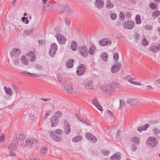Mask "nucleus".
<instances>
[{
  "instance_id": "42",
  "label": "nucleus",
  "mask_w": 160,
  "mask_h": 160,
  "mask_svg": "<svg viewBox=\"0 0 160 160\" xmlns=\"http://www.w3.org/2000/svg\"><path fill=\"white\" fill-rule=\"evenodd\" d=\"M106 41H105V43H104V44H103L102 45L106 46L108 45H110L112 43V41L110 40L108 38H106Z\"/></svg>"
},
{
  "instance_id": "39",
  "label": "nucleus",
  "mask_w": 160,
  "mask_h": 160,
  "mask_svg": "<svg viewBox=\"0 0 160 160\" xmlns=\"http://www.w3.org/2000/svg\"><path fill=\"white\" fill-rule=\"evenodd\" d=\"M26 59V57L25 56H22L21 58L22 62L25 65H27L28 64V62Z\"/></svg>"
},
{
  "instance_id": "7",
  "label": "nucleus",
  "mask_w": 160,
  "mask_h": 160,
  "mask_svg": "<svg viewBox=\"0 0 160 160\" xmlns=\"http://www.w3.org/2000/svg\"><path fill=\"white\" fill-rule=\"evenodd\" d=\"M57 49L58 46L56 43L52 44L50 47V50L49 52V54L52 57H54Z\"/></svg>"
},
{
  "instance_id": "30",
  "label": "nucleus",
  "mask_w": 160,
  "mask_h": 160,
  "mask_svg": "<svg viewBox=\"0 0 160 160\" xmlns=\"http://www.w3.org/2000/svg\"><path fill=\"white\" fill-rule=\"evenodd\" d=\"M71 48L72 51H76L77 48V44L76 41H73L72 42L71 44Z\"/></svg>"
},
{
  "instance_id": "33",
  "label": "nucleus",
  "mask_w": 160,
  "mask_h": 160,
  "mask_svg": "<svg viewBox=\"0 0 160 160\" xmlns=\"http://www.w3.org/2000/svg\"><path fill=\"white\" fill-rule=\"evenodd\" d=\"M101 58L102 60L106 61L108 58V54L105 52L102 53L101 54Z\"/></svg>"
},
{
  "instance_id": "46",
  "label": "nucleus",
  "mask_w": 160,
  "mask_h": 160,
  "mask_svg": "<svg viewBox=\"0 0 160 160\" xmlns=\"http://www.w3.org/2000/svg\"><path fill=\"white\" fill-rule=\"evenodd\" d=\"M109 151L106 149H103L102 151V152L103 155L105 156H107L109 153Z\"/></svg>"
},
{
  "instance_id": "6",
  "label": "nucleus",
  "mask_w": 160,
  "mask_h": 160,
  "mask_svg": "<svg viewBox=\"0 0 160 160\" xmlns=\"http://www.w3.org/2000/svg\"><path fill=\"white\" fill-rule=\"evenodd\" d=\"M78 50L83 57L86 58L88 57V48L86 46H83L82 47H79L78 48Z\"/></svg>"
},
{
  "instance_id": "41",
  "label": "nucleus",
  "mask_w": 160,
  "mask_h": 160,
  "mask_svg": "<svg viewBox=\"0 0 160 160\" xmlns=\"http://www.w3.org/2000/svg\"><path fill=\"white\" fill-rule=\"evenodd\" d=\"M149 44L148 41L147 40L146 38H144L142 41V44L144 46H146Z\"/></svg>"
},
{
  "instance_id": "34",
  "label": "nucleus",
  "mask_w": 160,
  "mask_h": 160,
  "mask_svg": "<svg viewBox=\"0 0 160 160\" xmlns=\"http://www.w3.org/2000/svg\"><path fill=\"white\" fill-rule=\"evenodd\" d=\"M132 141L137 145L140 144L139 139L138 137H134L132 138Z\"/></svg>"
},
{
  "instance_id": "24",
  "label": "nucleus",
  "mask_w": 160,
  "mask_h": 160,
  "mask_svg": "<svg viewBox=\"0 0 160 160\" xmlns=\"http://www.w3.org/2000/svg\"><path fill=\"white\" fill-rule=\"evenodd\" d=\"M4 89L7 94L9 95L10 96L12 95L13 93L11 88H7L5 86L4 87Z\"/></svg>"
},
{
  "instance_id": "26",
  "label": "nucleus",
  "mask_w": 160,
  "mask_h": 160,
  "mask_svg": "<svg viewBox=\"0 0 160 160\" xmlns=\"http://www.w3.org/2000/svg\"><path fill=\"white\" fill-rule=\"evenodd\" d=\"M33 28H32L29 29H25L23 35H28L31 34L32 33Z\"/></svg>"
},
{
  "instance_id": "35",
  "label": "nucleus",
  "mask_w": 160,
  "mask_h": 160,
  "mask_svg": "<svg viewBox=\"0 0 160 160\" xmlns=\"http://www.w3.org/2000/svg\"><path fill=\"white\" fill-rule=\"evenodd\" d=\"M82 137L80 135H79L76 136L74 138H72V141L73 142H78L80 140H82Z\"/></svg>"
},
{
  "instance_id": "2",
  "label": "nucleus",
  "mask_w": 160,
  "mask_h": 160,
  "mask_svg": "<svg viewBox=\"0 0 160 160\" xmlns=\"http://www.w3.org/2000/svg\"><path fill=\"white\" fill-rule=\"evenodd\" d=\"M86 68L85 65L83 64H80L77 67L76 73L78 76L82 75L86 72Z\"/></svg>"
},
{
  "instance_id": "4",
  "label": "nucleus",
  "mask_w": 160,
  "mask_h": 160,
  "mask_svg": "<svg viewBox=\"0 0 160 160\" xmlns=\"http://www.w3.org/2000/svg\"><path fill=\"white\" fill-rule=\"evenodd\" d=\"M135 25V23L132 20H126L123 24V27L125 29H131Z\"/></svg>"
},
{
  "instance_id": "18",
  "label": "nucleus",
  "mask_w": 160,
  "mask_h": 160,
  "mask_svg": "<svg viewBox=\"0 0 160 160\" xmlns=\"http://www.w3.org/2000/svg\"><path fill=\"white\" fill-rule=\"evenodd\" d=\"M43 8H45V10L48 12H50L53 8V5L52 4H47L43 6Z\"/></svg>"
},
{
  "instance_id": "11",
  "label": "nucleus",
  "mask_w": 160,
  "mask_h": 160,
  "mask_svg": "<svg viewBox=\"0 0 160 160\" xmlns=\"http://www.w3.org/2000/svg\"><path fill=\"white\" fill-rule=\"evenodd\" d=\"M50 122L51 123V126L52 127H55L58 124L59 120L57 117L53 116L51 118Z\"/></svg>"
},
{
  "instance_id": "13",
  "label": "nucleus",
  "mask_w": 160,
  "mask_h": 160,
  "mask_svg": "<svg viewBox=\"0 0 160 160\" xmlns=\"http://www.w3.org/2000/svg\"><path fill=\"white\" fill-rule=\"evenodd\" d=\"M121 67V65L120 63L119 64L113 65L111 68V71L112 73H115L118 72Z\"/></svg>"
},
{
  "instance_id": "28",
  "label": "nucleus",
  "mask_w": 160,
  "mask_h": 160,
  "mask_svg": "<svg viewBox=\"0 0 160 160\" xmlns=\"http://www.w3.org/2000/svg\"><path fill=\"white\" fill-rule=\"evenodd\" d=\"M121 157L120 155L117 154H115L111 156L110 159L111 160H114L115 159L116 160H120L121 159Z\"/></svg>"
},
{
  "instance_id": "64",
  "label": "nucleus",
  "mask_w": 160,
  "mask_h": 160,
  "mask_svg": "<svg viewBox=\"0 0 160 160\" xmlns=\"http://www.w3.org/2000/svg\"><path fill=\"white\" fill-rule=\"evenodd\" d=\"M154 83L156 86H158L160 85V78L157 80H156Z\"/></svg>"
},
{
  "instance_id": "45",
  "label": "nucleus",
  "mask_w": 160,
  "mask_h": 160,
  "mask_svg": "<svg viewBox=\"0 0 160 160\" xmlns=\"http://www.w3.org/2000/svg\"><path fill=\"white\" fill-rule=\"evenodd\" d=\"M105 40H106V38L101 39L99 42V44L101 46H104L102 45L104 44V43H105Z\"/></svg>"
},
{
  "instance_id": "23",
  "label": "nucleus",
  "mask_w": 160,
  "mask_h": 160,
  "mask_svg": "<svg viewBox=\"0 0 160 160\" xmlns=\"http://www.w3.org/2000/svg\"><path fill=\"white\" fill-rule=\"evenodd\" d=\"M74 60L71 59H69L66 62V66L68 68H71L73 66V62Z\"/></svg>"
},
{
  "instance_id": "31",
  "label": "nucleus",
  "mask_w": 160,
  "mask_h": 160,
  "mask_svg": "<svg viewBox=\"0 0 160 160\" xmlns=\"http://www.w3.org/2000/svg\"><path fill=\"white\" fill-rule=\"evenodd\" d=\"M160 16V11L159 10H156L152 12V16L154 19L157 18Z\"/></svg>"
},
{
  "instance_id": "54",
  "label": "nucleus",
  "mask_w": 160,
  "mask_h": 160,
  "mask_svg": "<svg viewBox=\"0 0 160 160\" xmlns=\"http://www.w3.org/2000/svg\"><path fill=\"white\" fill-rule=\"evenodd\" d=\"M19 140L22 141H23L25 139V136L22 134L19 135L18 137Z\"/></svg>"
},
{
  "instance_id": "3",
  "label": "nucleus",
  "mask_w": 160,
  "mask_h": 160,
  "mask_svg": "<svg viewBox=\"0 0 160 160\" xmlns=\"http://www.w3.org/2000/svg\"><path fill=\"white\" fill-rule=\"evenodd\" d=\"M99 88L102 91L108 94L114 92V89L112 88L111 85L108 84L106 86H101Z\"/></svg>"
},
{
  "instance_id": "44",
  "label": "nucleus",
  "mask_w": 160,
  "mask_h": 160,
  "mask_svg": "<svg viewBox=\"0 0 160 160\" xmlns=\"http://www.w3.org/2000/svg\"><path fill=\"white\" fill-rule=\"evenodd\" d=\"M56 116H55L57 117V118H60L62 115V112L60 111H58L56 113H55Z\"/></svg>"
},
{
  "instance_id": "29",
  "label": "nucleus",
  "mask_w": 160,
  "mask_h": 160,
  "mask_svg": "<svg viewBox=\"0 0 160 160\" xmlns=\"http://www.w3.org/2000/svg\"><path fill=\"white\" fill-rule=\"evenodd\" d=\"M96 49V48L95 45H92L89 49L88 52L91 55H92L94 52L95 50Z\"/></svg>"
},
{
  "instance_id": "20",
  "label": "nucleus",
  "mask_w": 160,
  "mask_h": 160,
  "mask_svg": "<svg viewBox=\"0 0 160 160\" xmlns=\"http://www.w3.org/2000/svg\"><path fill=\"white\" fill-rule=\"evenodd\" d=\"M126 102L127 103L132 105L136 104L138 102V101L137 100L131 98H128Z\"/></svg>"
},
{
  "instance_id": "47",
  "label": "nucleus",
  "mask_w": 160,
  "mask_h": 160,
  "mask_svg": "<svg viewBox=\"0 0 160 160\" xmlns=\"http://www.w3.org/2000/svg\"><path fill=\"white\" fill-rule=\"evenodd\" d=\"M65 11L68 13H69L71 12V8L69 6H66L65 8Z\"/></svg>"
},
{
  "instance_id": "40",
  "label": "nucleus",
  "mask_w": 160,
  "mask_h": 160,
  "mask_svg": "<svg viewBox=\"0 0 160 160\" xmlns=\"http://www.w3.org/2000/svg\"><path fill=\"white\" fill-rule=\"evenodd\" d=\"M55 133L57 134L59 136H61V135L62 133V130L60 129H57L55 131V132H54Z\"/></svg>"
},
{
  "instance_id": "27",
  "label": "nucleus",
  "mask_w": 160,
  "mask_h": 160,
  "mask_svg": "<svg viewBox=\"0 0 160 160\" xmlns=\"http://www.w3.org/2000/svg\"><path fill=\"white\" fill-rule=\"evenodd\" d=\"M149 50L152 51L153 53L156 52L158 51L157 46L151 45L149 48Z\"/></svg>"
},
{
  "instance_id": "15",
  "label": "nucleus",
  "mask_w": 160,
  "mask_h": 160,
  "mask_svg": "<svg viewBox=\"0 0 160 160\" xmlns=\"http://www.w3.org/2000/svg\"><path fill=\"white\" fill-rule=\"evenodd\" d=\"M65 88L67 92L71 93L72 91V84L70 82H67L65 85Z\"/></svg>"
},
{
  "instance_id": "62",
  "label": "nucleus",
  "mask_w": 160,
  "mask_h": 160,
  "mask_svg": "<svg viewBox=\"0 0 160 160\" xmlns=\"http://www.w3.org/2000/svg\"><path fill=\"white\" fill-rule=\"evenodd\" d=\"M152 26L149 25H146L145 26V28L147 30H150L152 28Z\"/></svg>"
},
{
  "instance_id": "5",
  "label": "nucleus",
  "mask_w": 160,
  "mask_h": 160,
  "mask_svg": "<svg viewBox=\"0 0 160 160\" xmlns=\"http://www.w3.org/2000/svg\"><path fill=\"white\" fill-rule=\"evenodd\" d=\"M55 37L60 44H64L67 41V38L62 36V35L60 34H57L55 35Z\"/></svg>"
},
{
  "instance_id": "48",
  "label": "nucleus",
  "mask_w": 160,
  "mask_h": 160,
  "mask_svg": "<svg viewBox=\"0 0 160 160\" xmlns=\"http://www.w3.org/2000/svg\"><path fill=\"white\" fill-rule=\"evenodd\" d=\"M113 59L116 61L118 60L119 58V55L118 53L115 52L113 56Z\"/></svg>"
},
{
  "instance_id": "16",
  "label": "nucleus",
  "mask_w": 160,
  "mask_h": 160,
  "mask_svg": "<svg viewBox=\"0 0 160 160\" xmlns=\"http://www.w3.org/2000/svg\"><path fill=\"white\" fill-rule=\"evenodd\" d=\"M84 85L86 88L90 89L92 88L93 84L92 81L89 80L85 82Z\"/></svg>"
},
{
  "instance_id": "61",
  "label": "nucleus",
  "mask_w": 160,
  "mask_h": 160,
  "mask_svg": "<svg viewBox=\"0 0 160 160\" xmlns=\"http://www.w3.org/2000/svg\"><path fill=\"white\" fill-rule=\"evenodd\" d=\"M65 22L67 25L69 26L70 23V20L66 18H65Z\"/></svg>"
},
{
  "instance_id": "38",
  "label": "nucleus",
  "mask_w": 160,
  "mask_h": 160,
  "mask_svg": "<svg viewBox=\"0 0 160 160\" xmlns=\"http://www.w3.org/2000/svg\"><path fill=\"white\" fill-rule=\"evenodd\" d=\"M106 6L108 8H111L113 7V3L110 0L107 1Z\"/></svg>"
},
{
  "instance_id": "56",
  "label": "nucleus",
  "mask_w": 160,
  "mask_h": 160,
  "mask_svg": "<svg viewBox=\"0 0 160 160\" xmlns=\"http://www.w3.org/2000/svg\"><path fill=\"white\" fill-rule=\"evenodd\" d=\"M26 19V20L25 21V23L26 24H28L29 22V21L28 20V18L27 17H22V18L21 20L23 22L24 21V20Z\"/></svg>"
},
{
  "instance_id": "1",
  "label": "nucleus",
  "mask_w": 160,
  "mask_h": 160,
  "mask_svg": "<svg viewBox=\"0 0 160 160\" xmlns=\"http://www.w3.org/2000/svg\"><path fill=\"white\" fill-rule=\"evenodd\" d=\"M158 142L156 138L153 137H150L146 141V144L152 148L155 147L157 146Z\"/></svg>"
},
{
  "instance_id": "19",
  "label": "nucleus",
  "mask_w": 160,
  "mask_h": 160,
  "mask_svg": "<svg viewBox=\"0 0 160 160\" xmlns=\"http://www.w3.org/2000/svg\"><path fill=\"white\" fill-rule=\"evenodd\" d=\"M150 125L149 123H146L145 125H143L141 127H138L137 130L139 132H141L142 131H146L147 129L149 127Z\"/></svg>"
},
{
  "instance_id": "12",
  "label": "nucleus",
  "mask_w": 160,
  "mask_h": 160,
  "mask_svg": "<svg viewBox=\"0 0 160 160\" xmlns=\"http://www.w3.org/2000/svg\"><path fill=\"white\" fill-rule=\"evenodd\" d=\"M21 53L20 50L19 49L14 48L11 51L10 54L12 57H17Z\"/></svg>"
},
{
  "instance_id": "59",
  "label": "nucleus",
  "mask_w": 160,
  "mask_h": 160,
  "mask_svg": "<svg viewBox=\"0 0 160 160\" xmlns=\"http://www.w3.org/2000/svg\"><path fill=\"white\" fill-rule=\"evenodd\" d=\"M95 106L100 111H102L103 110V109L101 107V106L98 103L96 105V106Z\"/></svg>"
},
{
  "instance_id": "32",
  "label": "nucleus",
  "mask_w": 160,
  "mask_h": 160,
  "mask_svg": "<svg viewBox=\"0 0 160 160\" xmlns=\"http://www.w3.org/2000/svg\"><path fill=\"white\" fill-rule=\"evenodd\" d=\"M149 7L152 10H154L158 9V5L155 3L152 2L149 4Z\"/></svg>"
},
{
  "instance_id": "49",
  "label": "nucleus",
  "mask_w": 160,
  "mask_h": 160,
  "mask_svg": "<svg viewBox=\"0 0 160 160\" xmlns=\"http://www.w3.org/2000/svg\"><path fill=\"white\" fill-rule=\"evenodd\" d=\"M119 18L121 20L124 19L125 16L123 12H121L120 13Z\"/></svg>"
},
{
  "instance_id": "43",
  "label": "nucleus",
  "mask_w": 160,
  "mask_h": 160,
  "mask_svg": "<svg viewBox=\"0 0 160 160\" xmlns=\"http://www.w3.org/2000/svg\"><path fill=\"white\" fill-rule=\"evenodd\" d=\"M140 35L138 33H136L134 35V39L136 42H137L140 39Z\"/></svg>"
},
{
  "instance_id": "55",
  "label": "nucleus",
  "mask_w": 160,
  "mask_h": 160,
  "mask_svg": "<svg viewBox=\"0 0 160 160\" xmlns=\"http://www.w3.org/2000/svg\"><path fill=\"white\" fill-rule=\"evenodd\" d=\"M110 17L112 20H115L117 18L116 15L114 13H111L110 15Z\"/></svg>"
},
{
  "instance_id": "25",
  "label": "nucleus",
  "mask_w": 160,
  "mask_h": 160,
  "mask_svg": "<svg viewBox=\"0 0 160 160\" xmlns=\"http://www.w3.org/2000/svg\"><path fill=\"white\" fill-rule=\"evenodd\" d=\"M12 88L13 89L14 92H15L16 98L18 95H20L21 91L16 86L13 85L12 86Z\"/></svg>"
},
{
  "instance_id": "63",
  "label": "nucleus",
  "mask_w": 160,
  "mask_h": 160,
  "mask_svg": "<svg viewBox=\"0 0 160 160\" xmlns=\"http://www.w3.org/2000/svg\"><path fill=\"white\" fill-rule=\"evenodd\" d=\"M137 149V147L136 145L135 144H133L132 146V151H135Z\"/></svg>"
},
{
  "instance_id": "57",
  "label": "nucleus",
  "mask_w": 160,
  "mask_h": 160,
  "mask_svg": "<svg viewBox=\"0 0 160 160\" xmlns=\"http://www.w3.org/2000/svg\"><path fill=\"white\" fill-rule=\"evenodd\" d=\"M57 78L58 79L59 82H61L62 81V78L60 74L58 73L57 74Z\"/></svg>"
},
{
  "instance_id": "17",
  "label": "nucleus",
  "mask_w": 160,
  "mask_h": 160,
  "mask_svg": "<svg viewBox=\"0 0 160 160\" xmlns=\"http://www.w3.org/2000/svg\"><path fill=\"white\" fill-rule=\"evenodd\" d=\"M21 73L23 75L25 76H28V75L29 76L32 77H38L40 76V75L38 74H36L34 73H30L25 71H23L21 72Z\"/></svg>"
},
{
  "instance_id": "53",
  "label": "nucleus",
  "mask_w": 160,
  "mask_h": 160,
  "mask_svg": "<svg viewBox=\"0 0 160 160\" xmlns=\"http://www.w3.org/2000/svg\"><path fill=\"white\" fill-rule=\"evenodd\" d=\"M92 103L95 106L98 104V99L96 98H94L92 100Z\"/></svg>"
},
{
  "instance_id": "22",
  "label": "nucleus",
  "mask_w": 160,
  "mask_h": 160,
  "mask_svg": "<svg viewBox=\"0 0 160 160\" xmlns=\"http://www.w3.org/2000/svg\"><path fill=\"white\" fill-rule=\"evenodd\" d=\"M112 88L114 89V92L115 91V88H120L121 87L120 83L118 82H114L111 84Z\"/></svg>"
},
{
  "instance_id": "60",
  "label": "nucleus",
  "mask_w": 160,
  "mask_h": 160,
  "mask_svg": "<svg viewBox=\"0 0 160 160\" xmlns=\"http://www.w3.org/2000/svg\"><path fill=\"white\" fill-rule=\"evenodd\" d=\"M14 63L15 65H17L19 63V60L18 58L16 57L14 60Z\"/></svg>"
},
{
  "instance_id": "50",
  "label": "nucleus",
  "mask_w": 160,
  "mask_h": 160,
  "mask_svg": "<svg viewBox=\"0 0 160 160\" xmlns=\"http://www.w3.org/2000/svg\"><path fill=\"white\" fill-rule=\"evenodd\" d=\"M159 121L158 120H152L149 122L151 124L153 125H155V124H157L158 123H159Z\"/></svg>"
},
{
  "instance_id": "52",
  "label": "nucleus",
  "mask_w": 160,
  "mask_h": 160,
  "mask_svg": "<svg viewBox=\"0 0 160 160\" xmlns=\"http://www.w3.org/2000/svg\"><path fill=\"white\" fill-rule=\"evenodd\" d=\"M35 68L38 70H41L43 69V67L41 65L37 64L36 65Z\"/></svg>"
},
{
  "instance_id": "14",
  "label": "nucleus",
  "mask_w": 160,
  "mask_h": 160,
  "mask_svg": "<svg viewBox=\"0 0 160 160\" xmlns=\"http://www.w3.org/2000/svg\"><path fill=\"white\" fill-rule=\"evenodd\" d=\"M96 7L98 9H101L103 7L104 2L102 0H96Z\"/></svg>"
},
{
  "instance_id": "8",
  "label": "nucleus",
  "mask_w": 160,
  "mask_h": 160,
  "mask_svg": "<svg viewBox=\"0 0 160 160\" xmlns=\"http://www.w3.org/2000/svg\"><path fill=\"white\" fill-rule=\"evenodd\" d=\"M64 130L66 135H69L71 131V128L68 121L67 120L63 121Z\"/></svg>"
},
{
  "instance_id": "9",
  "label": "nucleus",
  "mask_w": 160,
  "mask_h": 160,
  "mask_svg": "<svg viewBox=\"0 0 160 160\" xmlns=\"http://www.w3.org/2000/svg\"><path fill=\"white\" fill-rule=\"evenodd\" d=\"M86 138L89 141L93 143H95L97 141V138L92 134L89 132L85 134Z\"/></svg>"
},
{
  "instance_id": "21",
  "label": "nucleus",
  "mask_w": 160,
  "mask_h": 160,
  "mask_svg": "<svg viewBox=\"0 0 160 160\" xmlns=\"http://www.w3.org/2000/svg\"><path fill=\"white\" fill-rule=\"evenodd\" d=\"M34 141L37 142V140H33L31 139L27 138L26 140L25 143L26 145L30 147L32 146L34 142Z\"/></svg>"
},
{
  "instance_id": "10",
  "label": "nucleus",
  "mask_w": 160,
  "mask_h": 160,
  "mask_svg": "<svg viewBox=\"0 0 160 160\" xmlns=\"http://www.w3.org/2000/svg\"><path fill=\"white\" fill-rule=\"evenodd\" d=\"M50 135L52 138L56 142H60L62 139V137L59 136L57 134H56V133H55L54 132H50Z\"/></svg>"
},
{
  "instance_id": "36",
  "label": "nucleus",
  "mask_w": 160,
  "mask_h": 160,
  "mask_svg": "<svg viewBox=\"0 0 160 160\" xmlns=\"http://www.w3.org/2000/svg\"><path fill=\"white\" fill-rule=\"evenodd\" d=\"M152 131L153 134L155 135L160 134V129L154 127L152 130Z\"/></svg>"
},
{
  "instance_id": "51",
  "label": "nucleus",
  "mask_w": 160,
  "mask_h": 160,
  "mask_svg": "<svg viewBox=\"0 0 160 160\" xmlns=\"http://www.w3.org/2000/svg\"><path fill=\"white\" fill-rule=\"evenodd\" d=\"M48 148L46 147H42L41 151V152L42 153L44 154L47 151Z\"/></svg>"
},
{
  "instance_id": "37",
  "label": "nucleus",
  "mask_w": 160,
  "mask_h": 160,
  "mask_svg": "<svg viewBox=\"0 0 160 160\" xmlns=\"http://www.w3.org/2000/svg\"><path fill=\"white\" fill-rule=\"evenodd\" d=\"M135 22L136 24H140L141 22L140 16L139 15H137L135 18Z\"/></svg>"
},
{
  "instance_id": "58",
  "label": "nucleus",
  "mask_w": 160,
  "mask_h": 160,
  "mask_svg": "<svg viewBox=\"0 0 160 160\" xmlns=\"http://www.w3.org/2000/svg\"><path fill=\"white\" fill-rule=\"evenodd\" d=\"M51 113V112L50 111H48V112H46L44 115V118L45 119H46L47 118H48V116Z\"/></svg>"
}]
</instances>
